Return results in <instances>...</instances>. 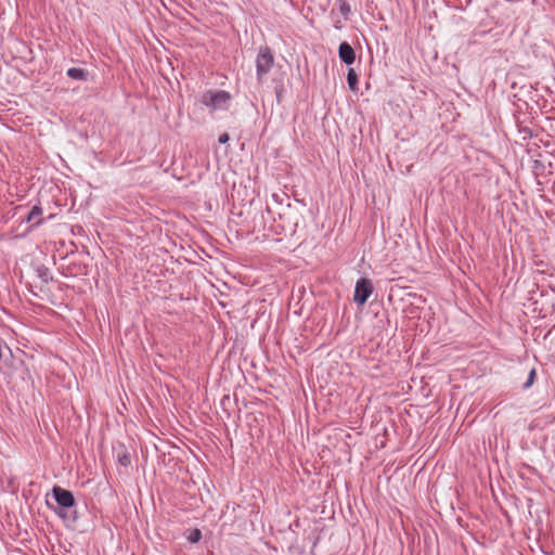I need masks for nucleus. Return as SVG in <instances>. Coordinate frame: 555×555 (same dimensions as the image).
I'll return each mask as SVG.
<instances>
[{
  "label": "nucleus",
  "mask_w": 555,
  "mask_h": 555,
  "mask_svg": "<svg viewBox=\"0 0 555 555\" xmlns=\"http://www.w3.org/2000/svg\"><path fill=\"white\" fill-rule=\"evenodd\" d=\"M231 94L225 90H207L202 95V104L211 111H225L230 106Z\"/></svg>",
  "instance_id": "obj_1"
},
{
  "label": "nucleus",
  "mask_w": 555,
  "mask_h": 555,
  "mask_svg": "<svg viewBox=\"0 0 555 555\" xmlns=\"http://www.w3.org/2000/svg\"><path fill=\"white\" fill-rule=\"evenodd\" d=\"M274 64V57L268 47L261 48L256 57V76L257 81L262 83L264 77L270 73Z\"/></svg>",
  "instance_id": "obj_2"
},
{
  "label": "nucleus",
  "mask_w": 555,
  "mask_h": 555,
  "mask_svg": "<svg viewBox=\"0 0 555 555\" xmlns=\"http://www.w3.org/2000/svg\"><path fill=\"white\" fill-rule=\"evenodd\" d=\"M53 498L59 506V509H54V512L62 518L66 517V513L63 509L72 508L76 504V500L74 494L60 486H54L52 488Z\"/></svg>",
  "instance_id": "obj_3"
},
{
  "label": "nucleus",
  "mask_w": 555,
  "mask_h": 555,
  "mask_svg": "<svg viewBox=\"0 0 555 555\" xmlns=\"http://www.w3.org/2000/svg\"><path fill=\"white\" fill-rule=\"evenodd\" d=\"M373 293V284L370 279L361 278L354 286L353 301L363 306Z\"/></svg>",
  "instance_id": "obj_4"
},
{
  "label": "nucleus",
  "mask_w": 555,
  "mask_h": 555,
  "mask_svg": "<svg viewBox=\"0 0 555 555\" xmlns=\"http://www.w3.org/2000/svg\"><path fill=\"white\" fill-rule=\"evenodd\" d=\"M338 56L340 61L346 65H352L356 61V52L347 41H344L339 44Z\"/></svg>",
  "instance_id": "obj_5"
},
{
  "label": "nucleus",
  "mask_w": 555,
  "mask_h": 555,
  "mask_svg": "<svg viewBox=\"0 0 555 555\" xmlns=\"http://www.w3.org/2000/svg\"><path fill=\"white\" fill-rule=\"evenodd\" d=\"M42 215V208L40 205H35L31 207L29 214L25 218L26 222L35 221L33 227H38L43 223L42 219H39V217Z\"/></svg>",
  "instance_id": "obj_6"
},
{
  "label": "nucleus",
  "mask_w": 555,
  "mask_h": 555,
  "mask_svg": "<svg viewBox=\"0 0 555 555\" xmlns=\"http://www.w3.org/2000/svg\"><path fill=\"white\" fill-rule=\"evenodd\" d=\"M66 75L72 79L86 81L88 79L89 73L82 68L70 67L67 69Z\"/></svg>",
  "instance_id": "obj_7"
},
{
  "label": "nucleus",
  "mask_w": 555,
  "mask_h": 555,
  "mask_svg": "<svg viewBox=\"0 0 555 555\" xmlns=\"http://www.w3.org/2000/svg\"><path fill=\"white\" fill-rule=\"evenodd\" d=\"M347 82L351 91H356L358 89V75L353 68L348 69Z\"/></svg>",
  "instance_id": "obj_8"
},
{
  "label": "nucleus",
  "mask_w": 555,
  "mask_h": 555,
  "mask_svg": "<svg viewBox=\"0 0 555 555\" xmlns=\"http://www.w3.org/2000/svg\"><path fill=\"white\" fill-rule=\"evenodd\" d=\"M339 12L345 17V20L349 18V15L351 14V7L348 3L347 0H337Z\"/></svg>",
  "instance_id": "obj_9"
},
{
  "label": "nucleus",
  "mask_w": 555,
  "mask_h": 555,
  "mask_svg": "<svg viewBox=\"0 0 555 555\" xmlns=\"http://www.w3.org/2000/svg\"><path fill=\"white\" fill-rule=\"evenodd\" d=\"M117 461L121 466L128 467L131 464V456L127 451L118 452Z\"/></svg>",
  "instance_id": "obj_10"
},
{
  "label": "nucleus",
  "mask_w": 555,
  "mask_h": 555,
  "mask_svg": "<svg viewBox=\"0 0 555 555\" xmlns=\"http://www.w3.org/2000/svg\"><path fill=\"white\" fill-rule=\"evenodd\" d=\"M37 275L44 283H48L51 280L49 269L43 266L37 268Z\"/></svg>",
  "instance_id": "obj_11"
},
{
  "label": "nucleus",
  "mask_w": 555,
  "mask_h": 555,
  "mask_svg": "<svg viewBox=\"0 0 555 555\" xmlns=\"http://www.w3.org/2000/svg\"><path fill=\"white\" fill-rule=\"evenodd\" d=\"M186 538L189 542L197 543L202 539V531L197 528L192 529Z\"/></svg>",
  "instance_id": "obj_12"
},
{
  "label": "nucleus",
  "mask_w": 555,
  "mask_h": 555,
  "mask_svg": "<svg viewBox=\"0 0 555 555\" xmlns=\"http://www.w3.org/2000/svg\"><path fill=\"white\" fill-rule=\"evenodd\" d=\"M535 376H537V373H535V369H532L530 372H529V375L527 377V380L525 382L524 384V389H529L534 380H535Z\"/></svg>",
  "instance_id": "obj_13"
},
{
  "label": "nucleus",
  "mask_w": 555,
  "mask_h": 555,
  "mask_svg": "<svg viewBox=\"0 0 555 555\" xmlns=\"http://www.w3.org/2000/svg\"><path fill=\"white\" fill-rule=\"evenodd\" d=\"M519 132L522 133V139L526 140L533 135L532 130L528 127H519Z\"/></svg>",
  "instance_id": "obj_14"
},
{
  "label": "nucleus",
  "mask_w": 555,
  "mask_h": 555,
  "mask_svg": "<svg viewBox=\"0 0 555 555\" xmlns=\"http://www.w3.org/2000/svg\"><path fill=\"white\" fill-rule=\"evenodd\" d=\"M229 140H230L229 134L228 133H222V134L219 135L218 142L220 144H225V143H228Z\"/></svg>",
  "instance_id": "obj_15"
},
{
  "label": "nucleus",
  "mask_w": 555,
  "mask_h": 555,
  "mask_svg": "<svg viewBox=\"0 0 555 555\" xmlns=\"http://www.w3.org/2000/svg\"><path fill=\"white\" fill-rule=\"evenodd\" d=\"M224 401H230V397L229 396H224L221 400V404L224 405Z\"/></svg>",
  "instance_id": "obj_16"
},
{
  "label": "nucleus",
  "mask_w": 555,
  "mask_h": 555,
  "mask_svg": "<svg viewBox=\"0 0 555 555\" xmlns=\"http://www.w3.org/2000/svg\"><path fill=\"white\" fill-rule=\"evenodd\" d=\"M538 168H539V162L537 160L535 162V165H534V171L538 172Z\"/></svg>",
  "instance_id": "obj_17"
}]
</instances>
